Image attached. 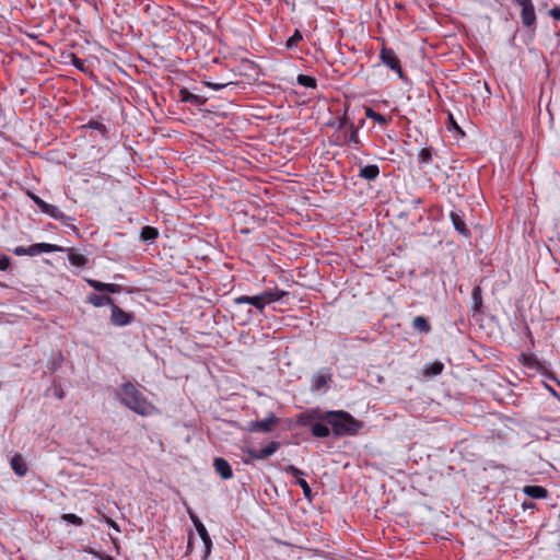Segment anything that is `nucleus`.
I'll use <instances>...</instances> for the list:
<instances>
[{
    "mask_svg": "<svg viewBox=\"0 0 560 560\" xmlns=\"http://www.w3.org/2000/svg\"><path fill=\"white\" fill-rule=\"evenodd\" d=\"M206 85L213 90L230 89L231 91H233L236 89V83H234V82H228V83L206 82Z\"/></svg>",
    "mask_w": 560,
    "mask_h": 560,
    "instance_id": "obj_29",
    "label": "nucleus"
},
{
    "mask_svg": "<svg viewBox=\"0 0 560 560\" xmlns=\"http://www.w3.org/2000/svg\"><path fill=\"white\" fill-rule=\"evenodd\" d=\"M324 419L332 429L337 436L354 435L362 428V422L354 419L349 412L343 410L328 411Z\"/></svg>",
    "mask_w": 560,
    "mask_h": 560,
    "instance_id": "obj_2",
    "label": "nucleus"
},
{
    "mask_svg": "<svg viewBox=\"0 0 560 560\" xmlns=\"http://www.w3.org/2000/svg\"><path fill=\"white\" fill-rule=\"evenodd\" d=\"M312 434L317 438H326L330 434V430L326 423L316 422L311 428Z\"/></svg>",
    "mask_w": 560,
    "mask_h": 560,
    "instance_id": "obj_21",
    "label": "nucleus"
},
{
    "mask_svg": "<svg viewBox=\"0 0 560 560\" xmlns=\"http://www.w3.org/2000/svg\"><path fill=\"white\" fill-rule=\"evenodd\" d=\"M10 465L18 476L23 477L26 475L27 467L21 454H15L11 458Z\"/></svg>",
    "mask_w": 560,
    "mask_h": 560,
    "instance_id": "obj_16",
    "label": "nucleus"
},
{
    "mask_svg": "<svg viewBox=\"0 0 560 560\" xmlns=\"http://www.w3.org/2000/svg\"><path fill=\"white\" fill-rule=\"evenodd\" d=\"M88 127L94 130H98L102 135L107 133V128L104 124L97 121V120H91L88 124Z\"/></svg>",
    "mask_w": 560,
    "mask_h": 560,
    "instance_id": "obj_35",
    "label": "nucleus"
},
{
    "mask_svg": "<svg viewBox=\"0 0 560 560\" xmlns=\"http://www.w3.org/2000/svg\"><path fill=\"white\" fill-rule=\"evenodd\" d=\"M112 315L110 320L115 326H125L131 323L133 315L121 310L115 303L110 307Z\"/></svg>",
    "mask_w": 560,
    "mask_h": 560,
    "instance_id": "obj_8",
    "label": "nucleus"
},
{
    "mask_svg": "<svg viewBox=\"0 0 560 560\" xmlns=\"http://www.w3.org/2000/svg\"><path fill=\"white\" fill-rule=\"evenodd\" d=\"M348 129H349V137H348L349 142H351L355 145H359L360 140H359V136H358V129L355 128L354 124L350 122Z\"/></svg>",
    "mask_w": 560,
    "mask_h": 560,
    "instance_id": "obj_32",
    "label": "nucleus"
},
{
    "mask_svg": "<svg viewBox=\"0 0 560 560\" xmlns=\"http://www.w3.org/2000/svg\"><path fill=\"white\" fill-rule=\"evenodd\" d=\"M13 252L18 256H24V255H27V247L20 246V247H16Z\"/></svg>",
    "mask_w": 560,
    "mask_h": 560,
    "instance_id": "obj_42",
    "label": "nucleus"
},
{
    "mask_svg": "<svg viewBox=\"0 0 560 560\" xmlns=\"http://www.w3.org/2000/svg\"><path fill=\"white\" fill-rule=\"evenodd\" d=\"M106 523H107L110 527H113L114 529H116L117 532H120V529H119V527H118L117 523H116L115 521H113L112 518H107V520H106Z\"/></svg>",
    "mask_w": 560,
    "mask_h": 560,
    "instance_id": "obj_44",
    "label": "nucleus"
},
{
    "mask_svg": "<svg viewBox=\"0 0 560 560\" xmlns=\"http://www.w3.org/2000/svg\"><path fill=\"white\" fill-rule=\"evenodd\" d=\"M179 95H180V101L187 102V103H190L194 105H203L207 102L206 97H203L201 95L194 94V93L189 92L187 89H182L179 92Z\"/></svg>",
    "mask_w": 560,
    "mask_h": 560,
    "instance_id": "obj_15",
    "label": "nucleus"
},
{
    "mask_svg": "<svg viewBox=\"0 0 560 560\" xmlns=\"http://www.w3.org/2000/svg\"><path fill=\"white\" fill-rule=\"evenodd\" d=\"M288 292L279 289H268L261 294L255 296L241 295L234 299L235 304H250L260 312L264 311L267 304L281 300Z\"/></svg>",
    "mask_w": 560,
    "mask_h": 560,
    "instance_id": "obj_3",
    "label": "nucleus"
},
{
    "mask_svg": "<svg viewBox=\"0 0 560 560\" xmlns=\"http://www.w3.org/2000/svg\"><path fill=\"white\" fill-rule=\"evenodd\" d=\"M380 174V168L375 164H370L360 170V176L368 179L373 180L375 179Z\"/></svg>",
    "mask_w": 560,
    "mask_h": 560,
    "instance_id": "obj_20",
    "label": "nucleus"
},
{
    "mask_svg": "<svg viewBox=\"0 0 560 560\" xmlns=\"http://www.w3.org/2000/svg\"><path fill=\"white\" fill-rule=\"evenodd\" d=\"M213 466L217 471L223 479H230L233 477V471L231 465L228 460L221 457H217L213 460Z\"/></svg>",
    "mask_w": 560,
    "mask_h": 560,
    "instance_id": "obj_13",
    "label": "nucleus"
},
{
    "mask_svg": "<svg viewBox=\"0 0 560 560\" xmlns=\"http://www.w3.org/2000/svg\"><path fill=\"white\" fill-rule=\"evenodd\" d=\"M444 364L440 361L428 364L423 370V375L427 377H434L443 372Z\"/></svg>",
    "mask_w": 560,
    "mask_h": 560,
    "instance_id": "obj_19",
    "label": "nucleus"
},
{
    "mask_svg": "<svg viewBox=\"0 0 560 560\" xmlns=\"http://www.w3.org/2000/svg\"><path fill=\"white\" fill-rule=\"evenodd\" d=\"M412 328L425 334L431 331V325L424 316H416L412 320Z\"/></svg>",
    "mask_w": 560,
    "mask_h": 560,
    "instance_id": "obj_18",
    "label": "nucleus"
},
{
    "mask_svg": "<svg viewBox=\"0 0 560 560\" xmlns=\"http://www.w3.org/2000/svg\"><path fill=\"white\" fill-rule=\"evenodd\" d=\"M450 218L452 220V223H453V226L454 229L460 234L463 235L464 237H470V231L469 229L467 228L466 223H465V220H464V215L463 213L460 212H457V211H452L450 213Z\"/></svg>",
    "mask_w": 560,
    "mask_h": 560,
    "instance_id": "obj_11",
    "label": "nucleus"
},
{
    "mask_svg": "<svg viewBox=\"0 0 560 560\" xmlns=\"http://www.w3.org/2000/svg\"><path fill=\"white\" fill-rule=\"evenodd\" d=\"M365 115H366L368 118L373 119L375 122H377L380 125H386L387 124V119L383 115L374 112L372 108H366Z\"/></svg>",
    "mask_w": 560,
    "mask_h": 560,
    "instance_id": "obj_27",
    "label": "nucleus"
},
{
    "mask_svg": "<svg viewBox=\"0 0 560 560\" xmlns=\"http://www.w3.org/2000/svg\"><path fill=\"white\" fill-rule=\"evenodd\" d=\"M102 560H115L112 556H98Z\"/></svg>",
    "mask_w": 560,
    "mask_h": 560,
    "instance_id": "obj_46",
    "label": "nucleus"
},
{
    "mask_svg": "<svg viewBox=\"0 0 560 560\" xmlns=\"http://www.w3.org/2000/svg\"><path fill=\"white\" fill-rule=\"evenodd\" d=\"M72 65L79 70H84V61L78 58L75 55H72Z\"/></svg>",
    "mask_w": 560,
    "mask_h": 560,
    "instance_id": "obj_37",
    "label": "nucleus"
},
{
    "mask_svg": "<svg viewBox=\"0 0 560 560\" xmlns=\"http://www.w3.org/2000/svg\"><path fill=\"white\" fill-rule=\"evenodd\" d=\"M244 463L248 465V464H252V460L250 459H244Z\"/></svg>",
    "mask_w": 560,
    "mask_h": 560,
    "instance_id": "obj_48",
    "label": "nucleus"
},
{
    "mask_svg": "<svg viewBox=\"0 0 560 560\" xmlns=\"http://www.w3.org/2000/svg\"><path fill=\"white\" fill-rule=\"evenodd\" d=\"M349 121H348V118L347 116H342L341 118L338 119V124H337V128L338 129H342V128H346L348 127L349 128Z\"/></svg>",
    "mask_w": 560,
    "mask_h": 560,
    "instance_id": "obj_39",
    "label": "nucleus"
},
{
    "mask_svg": "<svg viewBox=\"0 0 560 560\" xmlns=\"http://www.w3.org/2000/svg\"><path fill=\"white\" fill-rule=\"evenodd\" d=\"M280 448V442L272 441L260 450L247 448L245 452L252 459H265L273 455Z\"/></svg>",
    "mask_w": 560,
    "mask_h": 560,
    "instance_id": "obj_7",
    "label": "nucleus"
},
{
    "mask_svg": "<svg viewBox=\"0 0 560 560\" xmlns=\"http://www.w3.org/2000/svg\"><path fill=\"white\" fill-rule=\"evenodd\" d=\"M550 15L557 20L560 21V8H555L550 11Z\"/></svg>",
    "mask_w": 560,
    "mask_h": 560,
    "instance_id": "obj_43",
    "label": "nucleus"
},
{
    "mask_svg": "<svg viewBox=\"0 0 560 560\" xmlns=\"http://www.w3.org/2000/svg\"><path fill=\"white\" fill-rule=\"evenodd\" d=\"M548 389H549V392L551 393V395H552V396H555V397L559 398L558 393H557L553 388H551L550 386H548Z\"/></svg>",
    "mask_w": 560,
    "mask_h": 560,
    "instance_id": "obj_45",
    "label": "nucleus"
},
{
    "mask_svg": "<svg viewBox=\"0 0 560 560\" xmlns=\"http://www.w3.org/2000/svg\"><path fill=\"white\" fill-rule=\"evenodd\" d=\"M159 236V231L153 226H144L141 230L140 237L144 242H152Z\"/></svg>",
    "mask_w": 560,
    "mask_h": 560,
    "instance_id": "obj_24",
    "label": "nucleus"
},
{
    "mask_svg": "<svg viewBox=\"0 0 560 560\" xmlns=\"http://www.w3.org/2000/svg\"><path fill=\"white\" fill-rule=\"evenodd\" d=\"M86 281L91 288L100 292L119 293L122 291V287L117 283H104L93 279H88Z\"/></svg>",
    "mask_w": 560,
    "mask_h": 560,
    "instance_id": "obj_12",
    "label": "nucleus"
},
{
    "mask_svg": "<svg viewBox=\"0 0 560 560\" xmlns=\"http://www.w3.org/2000/svg\"><path fill=\"white\" fill-rule=\"evenodd\" d=\"M514 2L522 8V23L527 27L534 26L536 23V13L532 0H514Z\"/></svg>",
    "mask_w": 560,
    "mask_h": 560,
    "instance_id": "obj_5",
    "label": "nucleus"
},
{
    "mask_svg": "<svg viewBox=\"0 0 560 560\" xmlns=\"http://www.w3.org/2000/svg\"><path fill=\"white\" fill-rule=\"evenodd\" d=\"M329 380H330L329 374L318 373V374L314 375L313 382H312V389H314V390L322 389L327 384V382Z\"/></svg>",
    "mask_w": 560,
    "mask_h": 560,
    "instance_id": "obj_23",
    "label": "nucleus"
},
{
    "mask_svg": "<svg viewBox=\"0 0 560 560\" xmlns=\"http://www.w3.org/2000/svg\"><path fill=\"white\" fill-rule=\"evenodd\" d=\"M39 246H38V243L37 244H33L31 246L27 247V255L28 256H36V255H39Z\"/></svg>",
    "mask_w": 560,
    "mask_h": 560,
    "instance_id": "obj_38",
    "label": "nucleus"
},
{
    "mask_svg": "<svg viewBox=\"0 0 560 560\" xmlns=\"http://www.w3.org/2000/svg\"><path fill=\"white\" fill-rule=\"evenodd\" d=\"M279 422V418L275 415H270L262 420L250 421L248 423V430L250 432H271Z\"/></svg>",
    "mask_w": 560,
    "mask_h": 560,
    "instance_id": "obj_6",
    "label": "nucleus"
},
{
    "mask_svg": "<svg viewBox=\"0 0 560 560\" xmlns=\"http://www.w3.org/2000/svg\"><path fill=\"white\" fill-rule=\"evenodd\" d=\"M432 160V151L430 148H424L419 152L418 161L421 164H428Z\"/></svg>",
    "mask_w": 560,
    "mask_h": 560,
    "instance_id": "obj_30",
    "label": "nucleus"
},
{
    "mask_svg": "<svg viewBox=\"0 0 560 560\" xmlns=\"http://www.w3.org/2000/svg\"><path fill=\"white\" fill-rule=\"evenodd\" d=\"M39 253H52V252H62L63 248L58 245L48 244V243H38Z\"/></svg>",
    "mask_w": 560,
    "mask_h": 560,
    "instance_id": "obj_31",
    "label": "nucleus"
},
{
    "mask_svg": "<svg viewBox=\"0 0 560 560\" xmlns=\"http://www.w3.org/2000/svg\"><path fill=\"white\" fill-rule=\"evenodd\" d=\"M68 258L71 265L75 267H84L88 264V259L85 256L75 253L72 249H69Z\"/></svg>",
    "mask_w": 560,
    "mask_h": 560,
    "instance_id": "obj_22",
    "label": "nucleus"
},
{
    "mask_svg": "<svg viewBox=\"0 0 560 560\" xmlns=\"http://www.w3.org/2000/svg\"><path fill=\"white\" fill-rule=\"evenodd\" d=\"M118 397L124 406L140 416L148 417L156 410L155 406L131 382L120 386Z\"/></svg>",
    "mask_w": 560,
    "mask_h": 560,
    "instance_id": "obj_1",
    "label": "nucleus"
},
{
    "mask_svg": "<svg viewBox=\"0 0 560 560\" xmlns=\"http://www.w3.org/2000/svg\"><path fill=\"white\" fill-rule=\"evenodd\" d=\"M62 518L65 521H67L68 523H71V524L77 525V526H81L83 524L82 518L79 517L75 514H72V513L63 514Z\"/></svg>",
    "mask_w": 560,
    "mask_h": 560,
    "instance_id": "obj_34",
    "label": "nucleus"
},
{
    "mask_svg": "<svg viewBox=\"0 0 560 560\" xmlns=\"http://www.w3.org/2000/svg\"><path fill=\"white\" fill-rule=\"evenodd\" d=\"M86 302L92 304L95 307H102V306H105V305H108V306L112 307V305L114 304V300L110 296H108V295H100V294H96V293H91L88 296Z\"/></svg>",
    "mask_w": 560,
    "mask_h": 560,
    "instance_id": "obj_14",
    "label": "nucleus"
},
{
    "mask_svg": "<svg viewBox=\"0 0 560 560\" xmlns=\"http://www.w3.org/2000/svg\"><path fill=\"white\" fill-rule=\"evenodd\" d=\"M44 213L50 215L54 219H62L65 217L58 207L49 203L46 206Z\"/></svg>",
    "mask_w": 560,
    "mask_h": 560,
    "instance_id": "obj_28",
    "label": "nucleus"
},
{
    "mask_svg": "<svg viewBox=\"0 0 560 560\" xmlns=\"http://www.w3.org/2000/svg\"><path fill=\"white\" fill-rule=\"evenodd\" d=\"M471 300H472L474 311H476V312L480 311V308L482 306V295H481V288L479 285H477L472 289Z\"/></svg>",
    "mask_w": 560,
    "mask_h": 560,
    "instance_id": "obj_25",
    "label": "nucleus"
},
{
    "mask_svg": "<svg viewBox=\"0 0 560 560\" xmlns=\"http://www.w3.org/2000/svg\"><path fill=\"white\" fill-rule=\"evenodd\" d=\"M10 265V259L7 256L0 257V270H7Z\"/></svg>",
    "mask_w": 560,
    "mask_h": 560,
    "instance_id": "obj_40",
    "label": "nucleus"
},
{
    "mask_svg": "<svg viewBox=\"0 0 560 560\" xmlns=\"http://www.w3.org/2000/svg\"><path fill=\"white\" fill-rule=\"evenodd\" d=\"M523 492L533 499H545L548 497L547 489L540 486H525Z\"/></svg>",
    "mask_w": 560,
    "mask_h": 560,
    "instance_id": "obj_17",
    "label": "nucleus"
},
{
    "mask_svg": "<svg viewBox=\"0 0 560 560\" xmlns=\"http://www.w3.org/2000/svg\"><path fill=\"white\" fill-rule=\"evenodd\" d=\"M284 471L296 478V483L302 488L304 497L307 499H311V495H312L311 487L308 486L306 480L301 478V476H303L304 472L301 469H299L298 467H295L294 465H288L284 468Z\"/></svg>",
    "mask_w": 560,
    "mask_h": 560,
    "instance_id": "obj_10",
    "label": "nucleus"
},
{
    "mask_svg": "<svg viewBox=\"0 0 560 560\" xmlns=\"http://www.w3.org/2000/svg\"><path fill=\"white\" fill-rule=\"evenodd\" d=\"M380 59L386 67L395 71L399 78H404L400 60L392 48L384 46L380 51Z\"/></svg>",
    "mask_w": 560,
    "mask_h": 560,
    "instance_id": "obj_4",
    "label": "nucleus"
},
{
    "mask_svg": "<svg viewBox=\"0 0 560 560\" xmlns=\"http://www.w3.org/2000/svg\"><path fill=\"white\" fill-rule=\"evenodd\" d=\"M189 515H190V518L196 527L197 533L199 534L201 540L203 541L206 556H208L211 551V546H212V541L208 534V530L196 515H194L190 512H189Z\"/></svg>",
    "mask_w": 560,
    "mask_h": 560,
    "instance_id": "obj_9",
    "label": "nucleus"
},
{
    "mask_svg": "<svg viewBox=\"0 0 560 560\" xmlns=\"http://www.w3.org/2000/svg\"><path fill=\"white\" fill-rule=\"evenodd\" d=\"M298 83L300 85L311 89H315L317 86L315 78L305 74L298 75Z\"/></svg>",
    "mask_w": 560,
    "mask_h": 560,
    "instance_id": "obj_26",
    "label": "nucleus"
},
{
    "mask_svg": "<svg viewBox=\"0 0 560 560\" xmlns=\"http://www.w3.org/2000/svg\"><path fill=\"white\" fill-rule=\"evenodd\" d=\"M28 195H30L31 199L35 202V205L40 209V211L44 212V210L48 203L45 202L43 199H40L35 194H28Z\"/></svg>",
    "mask_w": 560,
    "mask_h": 560,
    "instance_id": "obj_36",
    "label": "nucleus"
},
{
    "mask_svg": "<svg viewBox=\"0 0 560 560\" xmlns=\"http://www.w3.org/2000/svg\"><path fill=\"white\" fill-rule=\"evenodd\" d=\"M523 506H524V508H532V506H533V503H528V504H527L526 502H524V503H523Z\"/></svg>",
    "mask_w": 560,
    "mask_h": 560,
    "instance_id": "obj_47",
    "label": "nucleus"
},
{
    "mask_svg": "<svg viewBox=\"0 0 560 560\" xmlns=\"http://www.w3.org/2000/svg\"><path fill=\"white\" fill-rule=\"evenodd\" d=\"M448 119H450V125L452 126V128L458 130L462 135H464L463 130L459 128V126L454 120V118H453V116L451 114L448 115Z\"/></svg>",
    "mask_w": 560,
    "mask_h": 560,
    "instance_id": "obj_41",
    "label": "nucleus"
},
{
    "mask_svg": "<svg viewBox=\"0 0 560 560\" xmlns=\"http://www.w3.org/2000/svg\"><path fill=\"white\" fill-rule=\"evenodd\" d=\"M303 36L299 30H295L294 34L287 40V48H293L296 44L302 40Z\"/></svg>",
    "mask_w": 560,
    "mask_h": 560,
    "instance_id": "obj_33",
    "label": "nucleus"
}]
</instances>
